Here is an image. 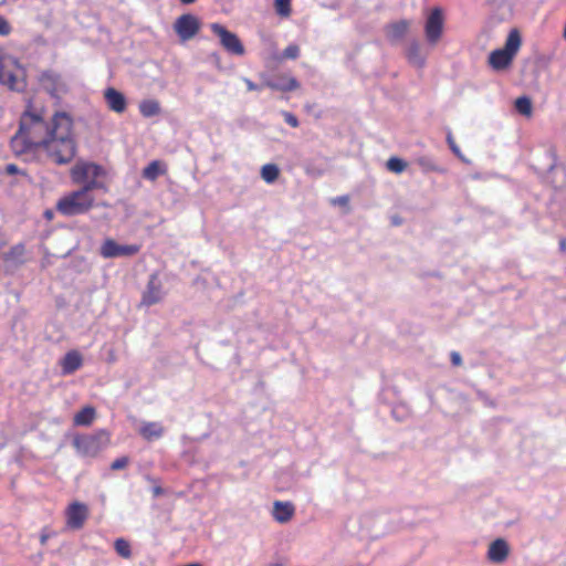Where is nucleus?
Instances as JSON below:
<instances>
[{
	"mask_svg": "<svg viewBox=\"0 0 566 566\" xmlns=\"http://www.w3.org/2000/svg\"><path fill=\"white\" fill-rule=\"evenodd\" d=\"M76 142L73 133L72 117L65 112H57L52 117V132L40 151L56 165L70 164L76 155Z\"/></svg>",
	"mask_w": 566,
	"mask_h": 566,
	"instance_id": "1",
	"label": "nucleus"
},
{
	"mask_svg": "<svg viewBox=\"0 0 566 566\" xmlns=\"http://www.w3.org/2000/svg\"><path fill=\"white\" fill-rule=\"evenodd\" d=\"M19 129L40 150L51 135L52 123L48 124L42 112L29 106L21 115Z\"/></svg>",
	"mask_w": 566,
	"mask_h": 566,
	"instance_id": "2",
	"label": "nucleus"
},
{
	"mask_svg": "<svg viewBox=\"0 0 566 566\" xmlns=\"http://www.w3.org/2000/svg\"><path fill=\"white\" fill-rule=\"evenodd\" d=\"M522 44V39L518 30L513 29L510 31L505 45L503 49L494 50L489 55V64L496 71L505 70L509 67L518 52Z\"/></svg>",
	"mask_w": 566,
	"mask_h": 566,
	"instance_id": "3",
	"label": "nucleus"
},
{
	"mask_svg": "<svg viewBox=\"0 0 566 566\" xmlns=\"http://www.w3.org/2000/svg\"><path fill=\"white\" fill-rule=\"evenodd\" d=\"M94 201V197H87L77 189L61 197L55 209L65 217H73L88 212L93 208Z\"/></svg>",
	"mask_w": 566,
	"mask_h": 566,
	"instance_id": "4",
	"label": "nucleus"
},
{
	"mask_svg": "<svg viewBox=\"0 0 566 566\" xmlns=\"http://www.w3.org/2000/svg\"><path fill=\"white\" fill-rule=\"evenodd\" d=\"M39 83L54 98H61L70 92L67 80L53 70L43 71L39 76Z\"/></svg>",
	"mask_w": 566,
	"mask_h": 566,
	"instance_id": "5",
	"label": "nucleus"
},
{
	"mask_svg": "<svg viewBox=\"0 0 566 566\" xmlns=\"http://www.w3.org/2000/svg\"><path fill=\"white\" fill-rule=\"evenodd\" d=\"M444 13L440 7L433 8L427 17V45H436L443 34Z\"/></svg>",
	"mask_w": 566,
	"mask_h": 566,
	"instance_id": "6",
	"label": "nucleus"
},
{
	"mask_svg": "<svg viewBox=\"0 0 566 566\" xmlns=\"http://www.w3.org/2000/svg\"><path fill=\"white\" fill-rule=\"evenodd\" d=\"M140 250L138 244H119L113 239H106L99 249V254L104 259H114L123 256H133Z\"/></svg>",
	"mask_w": 566,
	"mask_h": 566,
	"instance_id": "7",
	"label": "nucleus"
},
{
	"mask_svg": "<svg viewBox=\"0 0 566 566\" xmlns=\"http://www.w3.org/2000/svg\"><path fill=\"white\" fill-rule=\"evenodd\" d=\"M212 32L219 36L221 45L231 54L243 55L244 46L238 35L219 23L211 24Z\"/></svg>",
	"mask_w": 566,
	"mask_h": 566,
	"instance_id": "8",
	"label": "nucleus"
},
{
	"mask_svg": "<svg viewBox=\"0 0 566 566\" xmlns=\"http://www.w3.org/2000/svg\"><path fill=\"white\" fill-rule=\"evenodd\" d=\"M103 176H105V169L95 163L77 161L71 169V178L75 184Z\"/></svg>",
	"mask_w": 566,
	"mask_h": 566,
	"instance_id": "9",
	"label": "nucleus"
},
{
	"mask_svg": "<svg viewBox=\"0 0 566 566\" xmlns=\"http://www.w3.org/2000/svg\"><path fill=\"white\" fill-rule=\"evenodd\" d=\"M174 29L182 41H188L198 33L200 22L193 14H182L175 21Z\"/></svg>",
	"mask_w": 566,
	"mask_h": 566,
	"instance_id": "10",
	"label": "nucleus"
},
{
	"mask_svg": "<svg viewBox=\"0 0 566 566\" xmlns=\"http://www.w3.org/2000/svg\"><path fill=\"white\" fill-rule=\"evenodd\" d=\"M165 296L163 284L157 274L149 276L146 289L143 293L142 304L146 306L159 303Z\"/></svg>",
	"mask_w": 566,
	"mask_h": 566,
	"instance_id": "11",
	"label": "nucleus"
},
{
	"mask_svg": "<svg viewBox=\"0 0 566 566\" xmlns=\"http://www.w3.org/2000/svg\"><path fill=\"white\" fill-rule=\"evenodd\" d=\"M87 517L88 509L80 502L72 503L66 511L67 525L73 530L82 528Z\"/></svg>",
	"mask_w": 566,
	"mask_h": 566,
	"instance_id": "12",
	"label": "nucleus"
},
{
	"mask_svg": "<svg viewBox=\"0 0 566 566\" xmlns=\"http://www.w3.org/2000/svg\"><path fill=\"white\" fill-rule=\"evenodd\" d=\"M263 86L274 91L291 92L297 90L300 87V83L295 77L291 75L281 74L273 78L265 80Z\"/></svg>",
	"mask_w": 566,
	"mask_h": 566,
	"instance_id": "13",
	"label": "nucleus"
},
{
	"mask_svg": "<svg viewBox=\"0 0 566 566\" xmlns=\"http://www.w3.org/2000/svg\"><path fill=\"white\" fill-rule=\"evenodd\" d=\"M510 554V546L503 538L493 541L488 549V559L495 564L504 563Z\"/></svg>",
	"mask_w": 566,
	"mask_h": 566,
	"instance_id": "14",
	"label": "nucleus"
},
{
	"mask_svg": "<svg viewBox=\"0 0 566 566\" xmlns=\"http://www.w3.org/2000/svg\"><path fill=\"white\" fill-rule=\"evenodd\" d=\"M11 149L15 155H27L40 153L31 140L19 129L10 142Z\"/></svg>",
	"mask_w": 566,
	"mask_h": 566,
	"instance_id": "15",
	"label": "nucleus"
},
{
	"mask_svg": "<svg viewBox=\"0 0 566 566\" xmlns=\"http://www.w3.org/2000/svg\"><path fill=\"white\" fill-rule=\"evenodd\" d=\"M104 98L109 109L115 113L122 114L126 111L127 103L124 94L114 87H108L104 92Z\"/></svg>",
	"mask_w": 566,
	"mask_h": 566,
	"instance_id": "16",
	"label": "nucleus"
},
{
	"mask_svg": "<svg viewBox=\"0 0 566 566\" xmlns=\"http://www.w3.org/2000/svg\"><path fill=\"white\" fill-rule=\"evenodd\" d=\"M73 446L82 455L94 457L99 452L95 438H91L88 434L76 436L73 439Z\"/></svg>",
	"mask_w": 566,
	"mask_h": 566,
	"instance_id": "17",
	"label": "nucleus"
},
{
	"mask_svg": "<svg viewBox=\"0 0 566 566\" xmlns=\"http://www.w3.org/2000/svg\"><path fill=\"white\" fill-rule=\"evenodd\" d=\"M62 374L71 375L83 365V357L77 350L67 352L60 361Z\"/></svg>",
	"mask_w": 566,
	"mask_h": 566,
	"instance_id": "18",
	"label": "nucleus"
},
{
	"mask_svg": "<svg viewBox=\"0 0 566 566\" xmlns=\"http://www.w3.org/2000/svg\"><path fill=\"white\" fill-rule=\"evenodd\" d=\"M294 514V506L290 502L276 501L273 506V517L279 523L289 522Z\"/></svg>",
	"mask_w": 566,
	"mask_h": 566,
	"instance_id": "19",
	"label": "nucleus"
},
{
	"mask_svg": "<svg viewBox=\"0 0 566 566\" xmlns=\"http://www.w3.org/2000/svg\"><path fill=\"white\" fill-rule=\"evenodd\" d=\"M138 431L144 439L151 441L159 439L164 434L165 428L159 422H143Z\"/></svg>",
	"mask_w": 566,
	"mask_h": 566,
	"instance_id": "20",
	"label": "nucleus"
},
{
	"mask_svg": "<svg viewBox=\"0 0 566 566\" xmlns=\"http://www.w3.org/2000/svg\"><path fill=\"white\" fill-rule=\"evenodd\" d=\"M408 31V22L407 21H398L390 23L386 27L385 32L386 36L390 42L400 41Z\"/></svg>",
	"mask_w": 566,
	"mask_h": 566,
	"instance_id": "21",
	"label": "nucleus"
},
{
	"mask_svg": "<svg viewBox=\"0 0 566 566\" xmlns=\"http://www.w3.org/2000/svg\"><path fill=\"white\" fill-rule=\"evenodd\" d=\"M166 172V165L160 160H153L142 172V176L150 181H155L159 176Z\"/></svg>",
	"mask_w": 566,
	"mask_h": 566,
	"instance_id": "22",
	"label": "nucleus"
},
{
	"mask_svg": "<svg viewBox=\"0 0 566 566\" xmlns=\"http://www.w3.org/2000/svg\"><path fill=\"white\" fill-rule=\"evenodd\" d=\"M96 417V411L93 407L86 406L75 413L73 422L75 426H90Z\"/></svg>",
	"mask_w": 566,
	"mask_h": 566,
	"instance_id": "23",
	"label": "nucleus"
},
{
	"mask_svg": "<svg viewBox=\"0 0 566 566\" xmlns=\"http://www.w3.org/2000/svg\"><path fill=\"white\" fill-rule=\"evenodd\" d=\"M0 83L7 85L11 90H20V82L18 76L4 65H0Z\"/></svg>",
	"mask_w": 566,
	"mask_h": 566,
	"instance_id": "24",
	"label": "nucleus"
},
{
	"mask_svg": "<svg viewBox=\"0 0 566 566\" xmlns=\"http://www.w3.org/2000/svg\"><path fill=\"white\" fill-rule=\"evenodd\" d=\"M160 111V104L156 99H144L139 103V112L144 117L156 116Z\"/></svg>",
	"mask_w": 566,
	"mask_h": 566,
	"instance_id": "25",
	"label": "nucleus"
},
{
	"mask_svg": "<svg viewBox=\"0 0 566 566\" xmlns=\"http://www.w3.org/2000/svg\"><path fill=\"white\" fill-rule=\"evenodd\" d=\"M99 178L101 177H95V178H92V179H87L85 180L83 184V186L78 189L83 195L87 196V197H93L91 195V192L95 189H103V190H106V186L104 182L99 181Z\"/></svg>",
	"mask_w": 566,
	"mask_h": 566,
	"instance_id": "26",
	"label": "nucleus"
},
{
	"mask_svg": "<svg viewBox=\"0 0 566 566\" xmlns=\"http://www.w3.org/2000/svg\"><path fill=\"white\" fill-rule=\"evenodd\" d=\"M279 175L280 169L274 164H266L261 168V177L268 184L274 182L279 178Z\"/></svg>",
	"mask_w": 566,
	"mask_h": 566,
	"instance_id": "27",
	"label": "nucleus"
},
{
	"mask_svg": "<svg viewBox=\"0 0 566 566\" xmlns=\"http://www.w3.org/2000/svg\"><path fill=\"white\" fill-rule=\"evenodd\" d=\"M114 548H115L116 553L125 559H129L133 555L130 543L123 537L117 538L114 542Z\"/></svg>",
	"mask_w": 566,
	"mask_h": 566,
	"instance_id": "28",
	"label": "nucleus"
},
{
	"mask_svg": "<svg viewBox=\"0 0 566 566\" xmlns=\"http://www.w3.org/2000/svg\"><path fill=\"white\" fill-rule=\"evenodd\" d=\"M515 108L520 114H522L526 117L532 116V113H533L532 101L526 96H521L515 99Z\"/></svg>",
	"mask_w": 566,
	"mask_h": 566,
	"instance_id": "29",
	"label": "nucleus"
},
{
	"mask_svg": "<svg viewBox=\"0 0 566 566\" xmlns=\"http://www.w3.org/2000/svg\"><path fill=\"white\" fill-rule=\"evenodd\" d=\"M420 51H421L420 45L416 44V43L411 44L407 51V56H408L409 62L418 67L422 66Z\"/></svg>",
	"mask_w": 566,
	"mask_h": 566,
	"instance_id": "30",
	"label": "nucleus"
},
{
	"mask_svg": "<svg viewBox=\"0 0 566 566\" xmlns=\"http://www.w3.org/2000/svg\"><path fill=\"white\" fill-rule=\"evenodd\" d=\"M407 167V163L398 157H391L386 163V168L394 174H401Z\"/></svg>",
	"mask_w": 566,
	"mask_h": 566,
	"instance_id": "31",
	"label": "nucleus"
},
{
	"mask_svg": "<svg viewBox=\"0 0 566 566\" xmlns=\"http://www.w3.org/2000/svg\"><path fill=\"white\" fill-rule=\"evenodd\" d=\"M274 8L281 17H289L291 14V0H275Z\"/></svg>",
	"mask_w": 566,
	"mask_h": 566,
	"instance_id": "32",
	"label": "nucleus"
},
{
	"mask_svg": "<svg viewBox=\"0 0 566 566\" xmlns=\"http://www.w3.org/2000/svg\"><path fill=\"white\" fill-rule=\"evenodd\" d=\"M300 55V48L298 45L296 44H290L289 46L285 48V50L283 51V55L282 57L283 59H290V60H295L297 59Z\"/></svg>",
	"mask_w": 566,
	"mask_h": 566,
	"instance_id": "33",
	"label": "nucleus"
},
{
	"mask_svg": "<svg viewBox=\"0 0 566 566\" xmlns=\"http://www.w3.org/2000/svg\"><path fill=\"white\" fill-rule=\"evenodd\" d=\"M88 436L91 438H95V443L97 444L98 450H101L108 442V434L104 430H101L94 434Z\"/></svg>",
	"mask_w": 566,
	"mask_h": 566,
	"instance_id": "34",
	"label": "nucleus"
},
{
	"mask_svg": "<svg viewBox=\"0 0 566 566\" xmlns=\"http://www.w3.org/2000/svg\"><path fill=\"white\" fill-rule=\"evenodd\" d=\"M324 171L325 170L323 168L316 167L313 163H307L305 166L306 175L313 178L321 177L324 174Z\"/></svg>",
	"mask_w": 566,
	"mask_h": 566,
	"instance_id": "35",
	"label": "nucleus"
},
{
	"mask_svg": "<svg viewBox=\"0 0 566 566\" xmlns=\"http://www.w3.org/2000/svg\"><path fill=\"white\" fill-rule=\"evenodd\" d=\"M128 462L129 461H128L127 457L118 458L112 462L111 469L114 471L125 469L127 467Z\"/></svg>",
	"mask_w": 566,
	"mask_h": 566,
	"instance_id": "36",
	"label": "nucleus"
},
{
	"mask_svg": "<svg viewBox=\"0 0 566 566\" xmlns=\"http://www.w3.org/2000/svg\"><path fill=\"white\" fill-rule=\"evenodd\" d=\"M11 32V25L10 23L0 15V35L6 36L9 35Z\"/></svg>",
	"mask_w": 566,
	"mask_h": 566,
	"instance_id": "37",
	"label": "nucleus"
},
{
	"mask_svg": "<svg viewBox=\"0 0 566 566\" xmlns=\"http://www.w3.org/2000/svg\"><path fill=\"white\" fill-rule=\"evenodd\" d=\"M283 116H284L285 122H286L290 126H292V127H297V126H298V124H300V123H298V119H297V118H296V116H295V115H293L292 113H290V112H284V113H283Z\"/></svg>",
	"mask_w": 566,
	"mask_h": 566,
	"instance_id": "38",
	"label": "nucleus"
},
{
	"mask_svg": "<svg viewBox=\"0 0 566 566\" xmlns=\"http://www.w3.org/2000/svg\"><path fill=\"white\" fill-rule=\"evenodd\" d=\"M448 143H449V146H450L451 150H452V151H453L458 157H460L461 159L465 160V159L462 157L461 153H460L459 146L454 143V140H453V138H452V136H451L450 134L448 135Z\"/></svg>",
	"mask_w": 566,
	"mask_h": 566,
	"instance_id": "39",
	"label": "nucleus"
},
{
	"mask_svg": "<svg viewBox=\"0 0 566 566\" xmlns=\"http://www.w3.org/2000/svg\"><path fill=\"white\" fill-rule=\"evenodd\" d=\"M6 174L8 175H15V174H22L19 167L14 164H9L4 168Z\"/></svg>",
	"mask_w": 566,
	"mask_h": 566,
	"instance_id": "40",
	"label": "nucleus"
},
{
	"mask_svg": "<svg viewBox=\"0 0 566 566\" xmlns=\"http://www.w3.org/2000/svg\"><path fill=\"white\" fill-rule=\"evenodd\" d=\"M348 201H349V198L347 196H340V197H336V198L332 199V203L338 205V206H347Z\"/></svg>",
	"mask_w": 566,
	"mask_h": 566,
	"instance_id": "41",
	"label": "nucleus"
},
{
	"mask_svg": "<svg viewBox=\"0 0 566 566\" xmlns=\"http://www.w3.org/2000/svg\"><path fill=\"white\" fill-rule=\"evenodd\" d=\"M451 363L453 366H461L462 365V358L461 355L458 352H452L450 355Z\"/></svg>",
	"mask_w": 566,
	"mask_h": 566,
	"instance_id": "42",
	"label": "nucleus"
},
{
	"mask_svg": "<svg viewBox=\"0 0 566 566\" xmlns=\"http://www.w3.org/2000/svg\"><path fill=\"white\" fill-rule=\"evenodd\" d=\"M23 251H24L23 247H21V245H17V247H14V248H12V249H11L10 254H11V255H14V256H15V255H17V256H21V255L23 254Z\"/></svg>",
	"mask_w": 566,
	"mask_h": 566,
	"instance_id": "43",
	"label": "nucleus"
},
{
	"mask_svg": "<svg viewBox=\"0 0 566 566\" xmlns=\"http://www.w3.org/2000/svg\"><path fill=\"white\" fill-rule=\"evenodd\" d=\"M244 83L247 84V87L249 91H256L260 88L259 85L254 84L251 80L244 78Z\"/></svg>",
	"mask_w": 566,
	"mask_h": 566,
	"instance_id": "44",
	"label": "nucleus"
},
{
	"mask_svg": "<svg viewBox=\"0 0 566 566\" xmlns=\"http://www.w3.org/2000/svg\"><path fill=\"white\" fill-rule=\"evenodd\" d=\"M400 411H403V406H396L392 409V416L396 417V418H399V412Z\"/></svg>",
	"mask_w": 566,
	"mask_h": 566,
	"instance_id": "45",
	"label": "nucleus"
},
{
	"mask_svg": "<svg viewBox=\"0 0 566 566\" xmlns=\"http://www.w3.org/2000/svg\"><path fill=\"white\" fill-rule=\"evenodd\" d=\"M559 250H560L562 252H566V238H562V239L559 240Z\"/></svg>",
	"mask_w": 566,
	"mask_h": 566,
	"instance_id": "46",
	"label": "nucleus"
},
{
	"mask_svg": "<svg viewBox=\"0 0 566 566\" xmlns=\"http://www.w3.org/2000/svg\"><path fill=\"white\" fill-rule=\"evenodd\" d=\"M153 492H154V495H155V496H158V495H160V494L163 493V489H161V488H159V486H156V488L153 490Z\"/></svg>",
	"mask_w": 566,
	"mask_h": 566,
	"instance_id": "47",
	"label": "nucleus"
},
{
	"mask_svg": "<svg viewBox=\"0 0 566 566\" xmlns=\"http://www.w3.org/2000/svg\"><path fill=\"white\" fill-rule=\"evenodd\" d=\"M182 4H191L195 3L197 0H179Z\"/></svg>",
	"mask_w": 566,
	"mask_h": 566,
	"instance_id": "48",
	"label": "nucleus"
},
{
	"mask_svg": "<svg viewBox=\"0 0 566 566\" xmlns=\"http://www.w3.org/2000/svg\"><path fill=\"white\" fill-rule=\"evenodd\" d=\"M46 539H48V536H46V535H42V536H41V542H42V544H44V543L46 542Z\"/></svg>",
	"mask_w": 566,
	"mask_h": 566,
	"instance_id": "49",
	"label": "nucleus"
},
{
	"mask_svg": "<svg viewBox=\"0 0 566 566\" xmlns=\"http://www.w3.org/2000/svg\"><path fill=\"white\" fill-rule=\"evenodd\" d=\"M45 216H46L48 218H51L52 213H51L50 211H48V212L45 213Z\"/></svg>",
	"mask_w": 566,
	"mask_h": 566,
	"instance_id": "50",
	"label": "nucleus"
},
{
	"mask_svg": "<svg viewBox=\"0 0 566 566\" xmlns=\"http://www.w3.org/2000/svg\"><path fill=\"white\" fill-rule=\"evenodd\" d=\"M563 35H564V39L566 40V24H565V29H564Z\"/></svg>",
	"mask_w": 566,
	"mask_h": 566,
	"instance_id": "51",
	"label": "nucleus"
}]
</instances>
